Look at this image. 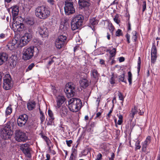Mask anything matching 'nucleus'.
Wrapping results in <instances>:
<instances>
[{
	"mask_svg": "<svg viewBox=\"0 0 160 160\" xmlns=\"http://www.w3.org/2000/svg\"><path fill=\"white\" fill-rule=\"evenodd\" d=\"M50 12L49 9L44 6H38L36 8L35 11L36 16L42 19L47 18L49 16Z\"/></svg>",
	"mask_w": 160,
	"mask_h": 160,
	"instance_id": "f257e3e1",
	"label": "nucleus"
},
{
	"mask_svg": "<svg viewBox=\"0 0 160 160\" xmlns=\"http://www.w3.org/2000/svg\"><path fill=\"white\" fill-rule=\"evenodd\" d=\"M38 48L36 47L31 46L24 48L22 52V58L24 60H27L31 58L34 53L37 55L38 54Z\"/></svg>",
	"mask_w": 160,
	"mask_h": 160,
	"instance_id": "f03ea898",
	"label": "nucleus"
},
{
	"mask_svg": "<svg viewBox=\"0 0 160 160\" xmlns=\"http://www.w3.org/2000/svg\"><path fill=\"white\" fill-rule=\"evenodd\" d=\"M84 19V17L82 14L75 15L71 21L72 29L74 31L81 28Z\"/></svg>",
	"mask_w": 160,
	"mask_h": 160,
	"instance_id": "7ed1b4c3",
	"label": "nucleus"
},
{
	"mask_svg": "<svg viewBox=\"0 0 160 160\" xmlns=\"http://www.w3.org/2000/svg\"><path fill=\"white\" fill-rule=\"evenodd\" d=\"M13 123L10 122L7 123L5 126L2 128L0 131L1 138L4 139H10L11 136L13 134V132L11 129V125L12 126Z\"/></svg>",
	"mask_w": 160,
	"mask_h": 160,
	"instance_id": "20e7f679",
	"label": "nucleus"
},
{
	"mask_svg": "<svg viewBox=\"0 0 160 160\" xmlns=\"http://www.w3.org/2000/svg\"><path fill=\"white\" fill-rule=\"evenodd\" d=\"M68 102V108L71 111L73 112L78 111L82 107V103L79 98H72Z\"/></svg>",
	"mask_w": 160,
	"mask_h": 160,
	"instance_id": "39448f33",
	"label": "nucleus"
},
{
	"mask_svg": "<svg viewBox=\"0 0 160 160\" xmlns=\"http://www.w3.org/2000/svg\"><path fill=\"white\" fill-rule=\"evenodd\" d=\"M75 86L72 83L67 84L64 89L65 93L68 98L73 97L75 94Z\"/></svg>",
	"mask_w": 160,
	"mask_h": 160,
	"instance_id": "423d86ee",
	"label": "nucleus"
},
{
	"mask_svg": "<svg viewBox=\"0 0 160 160\" xmlns=\"http://www.w3.org/2000/svg\"><path fill=\"white\" fill-rule=\"evenodd\" d=\"M64 10L65 14L67 15L74 13L75 12V10L73 2L68 1H65Z\"/></svg>",
	"mask_w": 160,
	"mask_h": 160,
	"instance_id": "0eeeda50",
	"label": "nucleus"
},
{
	"mask_svg": "<svg viewBox=\"0 0 160 160\" xmlns=\"http://www.w3.org/2000/svg\"><path fill=\"white\" fill-rule=\"evenodd\" d=\"M13 82L11 81V76L9 74H7L3 78V87L5 90L10 89L12 87Z\"/></svg>",
	"mask_w": 160,
	"mask_h": 160,
	"instance_id": "6e6552de",
	"label": "nucleus"
},
{
	"mask_svg": "<svg viewBox=\"0 0 160 160\" xmlns=\"http://www.w3.org/2000/svg\"><path fill=\"white\" fill-rule=\"evenodd\" d=\"M67 37L65 36L61 35L56 39L55 45L57 48L60 49L66 43Z\"/></svg>",
	"mask_w": 160,
	"mask_h": 160,
	"instance_id": "1a4fd4ad",
	"label": "nucleus"
},
{
	"mask_svg": "<svg viewBox=\"0 0 160 160\" xmlns=\"http://www.w3.org/2000/svg\"><path fill=\"white\" fill-rule=\"evenodd\" d=\"M15 135L16 140L18 142H25L27 138L25 133L20 130L15 131Z\"/></svg>",
	"mask_w": 160,
	"mask_h": 160,
	"instance_id": "9d476101",
	"label": "nucleus"
},
{
	"mask_svg": "<svg viewBox=\"0 0 160 160\" xmlns=\"http://www.w3.org/2000/svg\"><path fill=\"white\" fill-rule=\"evenodd\" d=\"M28 119V115L26 114L20 115L18 118L17 123L18 125L20 127L24 126Z\"/></svg>",
	"mask_w": 160,
	"mask_h": 160,
	"instance_id": "9b49d317",
	"label": "nucleus"
},
{
	"mask_svg": "<svg viewBox=\"0 0 160 160\" xmlns=\"http://www.w3.org/2000/svg\"><path fill=\"white\" fill-rule=\"evenodd\" d=\"M21 149L23 153L27 157L30 158L31 157L30 151L31 149L30 148V145L28 144L25 143L21 145Z\"/></svg>",
	"mask_w": 160,
	"mask_h": 160,
	"instance_id": "f8f14e48",
	"label": "nucleus"
},
{
	"mask_svg": "<svg viewBox=\"0 0 160 160\" xmlns=\"http://www.w3.org/2000/svg\"><path fill=\"white\" fill-rule=\"evenodd\" d=\"M38 31L42 38L47 37L48 36V29L43 25L38 27Z\"/></svg>",
	"mask_w": 160,
	"mask_h": 160,
	"instance_id": "ddd939ff",
	"label": "nucleus"
},
{
	"mask_svg": "<svg viewBox=\"0 0 160 160\" xmlns=\"http://www.w3.org/2000/svg\"><path fill=\"white\" fill-rule=\"evenodd\" d=\"M151 61L154 63L156 60L157 56V50L155 45L153 44L152 47L151 52Z\"/></svg>",
	"mask_w": 160,
	"mask_h": 160,
	"instance_id": "4468645a",
	"label": "nucleus"
},
{
	"mask_svg": "<svg viewBox=\"0 0 160 160\" xmlns=\"http://www.w3.org/2000/svg\"><path fill=\"white\" fill-rule=\"evenodd\" d=\"M78 2L81 9H87L90 5L89 0H79Z\"/></svg>",
	"mask_w": 160,
	"mask_h": 160,
	"instance_id": "2eb2a0df",
	"label": "nucleus"
},
{
	"mask_svg": "<svg viewBox=\"0 0 160 160\" xmlns=\"http://www.w3.org/2000/svg\"><path fill=\"white\" fill-rule=\"evenodd\" d=\"M17 41L16 39H13L12 41L10 42L7 45L8 49L10 50L14 49L18 46V44H17Z\"/></svg>",
	"mask_w": 160,
	"mask_h": 160,
	"instance_id": "dca6fc26",
	"label": "nucleus"
},
{
	"mask_svg": "<svg viewBox=\"0 0 160 160\" xmlns=\"http://www.w3.org/2000/svg\"><path fill=\"white\" fill-rule=\"evenodd\" d=\"M98 22V20L96 18H90L88 23V26L91 27L92 30L94 29V26L97 25Z\"/></svg>",
	"mask_w": 160,
	"mask_h": 160,
	"instance_id": "f3484780",
	"label": "nucleus"
},
{
	"mask_svg": "<svg viewBox=\"0 0 160 160\" xmlns=\"http://www.w3.org/2000/svg\"><path fill=\"white\" fill-rule=\"evenodd\" d=\"M8 9L10 10V9L12 10V16L13 19L17 16L19 12V7L17 5L12 6Z\"/></svg>",
	"mask_w": 160,
	"mask_h": 160,
	"instance_id": "a211bd4d",
	"label": "nucleus"
},
{
	"mask_svg": "<svg viewBox=\"0 0 160 160\" xmlns=\"http://www.w3.org/2000/svg\"><path fill=\"white\" fill-rule=\"evenodd\" d=\"M8 55L5 52L0 53V65H2L8 60Z\"/></svg>",
	"mask_w": 160,
	"mask_h": 160,
	"instance_id": "6ab92c4d",
	"label": "nucleus"
},
{
	"mask_svg": "<svg viewBox=\"0 0 160 160\" xmlns=\"http://www.w3.org/2000/svg\"><path fill=\"white\" fill-rule=\"evenodd\" d=\"M68 109L65 106H62L60 109L59 113L62 118L66 117L68 114Z\"/></svg>",
	"mask_w": 160,
	"mask_h": 160,
	"instance_id": "aec40b11",
	"label": "nucleus"
},
{
	"mask_svg": "<svg viewBox=\"0 0 160 160\" xmlns=\"http://www.w3.org/2000/svg\"><path fill=\"white\" fill-rule=\"evenodd\" d=\"M65 100V98L63 96H58L57 98V107L59 108Z\"/></svg>",
	"mask_w": 160,
	"mask_h": 160,
	"instance_id": "412c9836",
	"label": "nucleus"
},
{
	"mask_svg": "<svg viewBox=\"0 0 160 160\" xmlns=\"http://www.w3.org/2000/svg\"><path fill=\"white\" fill-rule=\"evenodd\" d=\"M56 59V58L54 56L52 58L50 57L47 58L46 60H48L47 63L46 64L47 68L49 69L51 65L55 62Z\"/></svg>",
	"mask_w": 160,
	"mask_h": 160,
	"instance_id": "4be33fe9",
	"label": "nucleus"
},
{
	"mask_svg": "<svg viewBox=\"0 0 160 160\" xmlns=\"http://www.w3.org/2000/svg\"><path fill=\"white\" fill-rule=\"evenodd\" d=\"M26 36H23L21 38L20 40L19 43L18 44V47H22L28 43V41L26 40L24 41V40L25 38L26 37H27Z\"/></svg>",
	"mask_w": 160,
	"mask_h": 160,
	"instance_id": "5701e85b",
	"label": "nucleus"
},
{
	"mask_svg": "<svg viewBox=\"0 0 160 160\" xmlns=\"http://www.w3.org/2000/svg\"><path fill=\"white\" fill-rule=\"evenodd\" d=\"M137 112H138V111H137V108L135 106L132 109L129 115V116L131 120L133 118L134 115L137 113Z\"/></svg>",
	"mask_w": 160,
	"mask_h": 160,
	"instance_id": "b1692460",
	"label": "nucleus"
},
{
	"mask_svg": "<svg viewBox=\"0 0 160 160\" xmlns=\"http://www.w3.org/2000/svg\"><path fill=\"white\" fill-rule=\"evenodd\" d=\"M80 84L82 88H86L89 85L88 81L86 79H82L80 81Z\"/></svg>",
	"mask_w": 160,
	"mask_h": 160,
	"instance_id": "393cba45",
	"label": "nucleus"
},
{
	"mask_svg": "<svg viewBox=\"0 0 160 160\" xmlns=\"http://www.w3.org/2000/svg\"><path fill=\"white\" fill-rule=\"evenodd\" d=\"M36 103L35 102H30L27 103V108L29 110H32L35 107Z\"/></svg>",
	"mask_w": 160,
	"mask_h": 160,
	"instance_id": "a878e982",
	"label": "nucleus"
},
{
	"mask_svg": "<svg viewBox=\"0 0 160 160\" xmlns=\"http://www.w3.org/2000/svg\"><path fill=\"white\" fill-rule=\"evenodd\" d=\"M110 57L109 58L110 60H113L116 54V48H113L112 50H111L110 52Z\"/></svg>",
	"mask_w": 160,
	"mask_h": 160,
	"instance_id": "bb28decb",
	"label": "nucleus"
},
{
	"mask_svg": "<svg viewBox=\"0 0 160 160\" xmlns=\"http://www.w3.org/2000/svg\"><path fill=\"white\" fill-rule=\"evenodd\" d=\"M33 33V30L32 28V26L31 27H29L28 28V31H27V32L25 33L27 36H28V37H30L31 38H32V35Z\"/></svg>",
	"mask_w": 160,
	"mask_h": 160,
	"instance_id": "cd10ccee",
	"label": "nucleus"
},
{
	"mask_svg": "<svg viewBox=\"0 0 160 160\" xmlns=\"http://www.w3.org/2000/svg\"><path fill=\"white\" fill-rule=\"evenodd\" d=\"M117 78V75H114V73H112L109 79V82L111 84H113L115 83V79Z\"/></svg>",
	"mask_w": 160,
	"mask_h": 160,
	"instance_id": "c85d7f7f",
	"label": "nucleus"
},
{
	"mask_svg": "<svg viewBox=\"0 0 160 160\" xmlns=\"http://www.w3.org/2000/svg\"><path fill=\"white\" fill-rule=\"evenodd\" d=\"M125 74L124 73H123L122 75L119 76L118 78L119 82H122L126 83V80H125Z\"/></svg>",
	"mask_w": 160,
	"mask_h": 160,
	"instance_id": "c756f323",
	"label": "nucleus"
},
{
	"mask_svg": "<svg viewBox=\"0 0 160 160\" xmlns=\"http://www.w3.org/2000/svg\"><path fill=\"white\" fill-rule=\"evenodd\" d=\"M48 113L49 117L50 118V122L52 123L55 118L53 113L51 110L49 109L48 111Z\"/></svg>",
	"mask_w": 160,
	"mask_h": 160,
	"instance_id": "7c9ffc66",
	"label": "nucleus"
},
{
	"mask_svg": "<svg viewBox=\"0 0 160 160\" xmlns=\"http://www.w3.org/2000/svg\"><path fill=\"white\" fill-rule=\"evenodd\" d=\"M16 26L17 30L19 32L22 31L24 28V25L22 23H20L19 24H17Z\"/></svg>",
	"mask_w": 160,
	"mask_h": 160,
	"instance_id": "2f4dec72",
	"label": "nucleus"
},
{
	"mask_svg": "<svg viewBox=\"0 0 160 160\" xmlns=\"http://www.w3.org/2000/svg\"><path fill=\"white\" fill-rule=\"evenodd\" d=\"M92 75L94 78L96 79H97L98 78L99 74L98 73L97 70L96 69H93L92 71Z\"/></svg>",
	"mask_w": 160,
	"mask_h": 160,
	"instance_id": "473e14b6",
	"label": "nucleus"
},
{
	"mask_svg": "<svg viewBox=\"0 0 160 160\" xmlns=\"http://www.w3.org/2000/svg\"><path fill=\"white\" fill-rule=\"evenodd\" d=\"M132 75L130 71L128 72V80L129 84L131 85L132 83Z\"/></svg>",
	"mask_w": 160,
	"mask_h": 160,
	"instance_id": "72a5a7b5",
	"label": "nucleus"
},
{
	"mask_svg": "<svg viewBox=\"0 0 160 160\" xmlns=\"http://www.w3.org/2000/svg\"><path fill=\"white\" fill-rule=\"evenodd\" d=\"M40 111V119L41 121V123H42L45 120V116L44 113L42 112L40 108L39 109Z\"/></svg>",
	"mask_w": 160,
	"mask_h": 160,
	"instance_id": "f704fd0d",
	"label": "nucleus"
},
{
	"mask_svg": "<svg viewBox=\"0 0 160 160\" xmlns=\"http://www.w3.org/2000/svg\"><path fill=\"white\" fill-rule=\"evenodd\" d=\"M151 141V137L150 136H148L146 140L143 142L144 143L148 145L150 143Z\"/></svg>",
	"mask_w": 160,
	"mask_h": 160,
	"instance_id": "c9c22d12",
	"label": "nucleus"
},
{
	"mask_svg": "<svg viewBox=\"0 0 160 160\" xmlns=\"http://www.w3.org/2000/svg\"><path fill=\"white\" fill-rule=\"evenodd\" d=\"M12 108L11 106H8L6 110V113L7 115H10L12 112Z\"/></svg>",
	"mask_w": 160,
	"mask_h": 160,
	"instance_id": "e433bc0d",
	"label": "nucleus"
},
{
	"mask_svg": "<svg viewBox=\"0 0 160 160\" xmlns=\"http://www.w3.org/2000/svg\"><path fill=\"white\" fill-rule=\"evenodd\" d=\"M132 33L133 34V36L132 37V39L134 42H136L137 40V38L136 36L137 32L136 31H133Z\"/></svg>",
	"mask_w": 160,
	"mask_h": 160,
	"instance_id": "4c0bfd02",
	"label": "nucleus"
},
{
	"mask_svg": "<svg viewBox=\"0 0 160 160\" xmlns=\"http://www.w3.org/2000/svg\"><path fill=\"white\" fill-rule=\"evenodd\" d=\"M34 66V63H32L30 65L28 66V68L26 70V72H28L29 70H32V68Z\"/></svg>",
	"mask_w": 160,
	"mask_h": 160,
	"instance_id": "58836bf2",
	"label": "nucleus"
},
{
	"mask_svg": "<svg viewBox=\"0 0 160 160\" xmlns=\"http://www.w3.org/2000/svg\"><path fill=\"white\" fill-rule=\"evenodd\" d=\"M119 16L118 14H116L114 18V21L117 24H119L120 22V20L118 19Z\"/></svg>",
	"mask_w": 160,
	"mask_h": 160,
	"instance_id": "ea45409f",
	"label": "nucleus"
},
{
	"mask_svg": "<svg viewBox=\"0 0 160 160\" xmlns=\"http://www.w3.org/2000/svg\"><path fill=\"white\" fill-rule=\"evenodd\" d=\"M40 135L41 136L42 138H43L47 143L48 141V138L46 136L43 135L42 133H40Z\"/></svg>",
	"mask_w": 160,
	"mask_h": 160,
	"instance_id": "a19ab883",
	"label": "nucleus"
},
{
	"mask_svg": "<svg viewBox=\"0 0 160 160\" xmlns=\"http://www.w3.org/2000/svg\"><path fill=\"white\" fill-rule=\"evenodd\" d=\"M148 145V144H146L143 142L142 147V150L143 152H145L146 150V148Z\"/></svg>",
	"mask_w": 160,
	"mask_h": 160,
	"instance_id": "79ce46f5",
	"label": "nucleus"
},
{
	"mask_svg": "<svg viewBox=\"0 0 160 160\" xmlns=\"http://www.w3.org/2000/svg\"><path fill=\"white\" fill-rule=\"evenodd\" d=\"M102 158V155L101 153H98L97 156L95 160H101Z\"/></svg>",
	"mask_w": 160,
	"mask_h": 160,
	"instance_id": "37998d69",
	"label": "nucleus"
},
{
	"mask_svg": "<svg viewBox=\"0 0 160 160\" xmlns=\"http://www.w3.org/2000/svg\"><path fill=\"white\" fill-rule=\"evenodd\" d=\"M142 6V12H143L145 10L146 8V3L145 1H143V3Z\"/></svg>",
	"mask_w": 160,
	"mask_h": 160,
	"instance_id": "c03bdc74",
	"label": "nucleus"
},
{
	"mask_svg": "<svg viewBox=\"0 0 160 160\" xmlns=\"http://www.w3.org/2000/svg\"><path fill=\"white\" fill-rule=\"evenodd\" d=\"M118 96L120 100L123 101L124 100V98L122 94L120 92H118Z\"/></svg>",
	"mask_w": 160,
	"mask_h": 160,
	"instance_id": "a18cd8bd",
	"label": "nucleus"
},
{
	"mask_svg": "<svg viewBox=\"0 0 160 160\" xmlns=\"http://www.w3.org/2000/svg\"><path fill=\"white\" fill-rule=\"evenodd\" d=\"M116 35L117 36H119L122 35V30L120 29H118L117 31Z\"/></svg>",
	"mask_w": 160,
	"mask_h": 160,
	"instance_id": "49530a36",
	"label": "nucleus"
},
{
	"mask_svg": "<svg viewBox=\"0 0 160 160\" xmlns=\"http://www.w3.org/2000/svg\"><path fill=\"white\" fill-rule=\"evenodd\" d=\"M6 143L5 141L2 142L1 143V148L2 149H4L6 147Z\"/></svg>",
	"mask_w": 160,
	"mask_h": 160,
	"instance_id": "de8ad7c7",
	"label": "nucleus"
},
{
	"mask_svg": "<svg viewBox=\"0 0 160 160\" xmlns=\"http://www.w3.org/2000/svg\"><path fill=\"white\" fill-rule=\"evenodd\" d=\"M113 107L111 109V110L109 111V113L108 114L107 116V119H109L111 116V113H112V111H113Z\"/></svg>",
	"mask_w": 160,
	"mask_h": 160,
	"instance_id": "09e8293b",
	"label": "nucleus"
},
{
	"mask_svg": "<svg viewBox=\"0 0 160 160\" xmlns=\"http://www.w3.org/2000/svg\"><path fill=\"white\" fill-rule=\"evenodd\" d=\"M111 156L109 157V160H113L114 158H115V155L114 154L111 152Z\"/></svg>",
	"mask_w": 160,
	"mask_h": 160,
	"instance_id": "8fccbe9b",
	"label": "nucleus"
},
{
	"mask_svg": "<svg viewBox=\"0 0 160 160\" xmlns=\"http://www.w3.org/2000/svg\"><path fill=\"white\" fill-rule=\"evenodd\" d=\"M27 23L28 24L30 25L31 26L34 24V22L32 20H28L27 21Z\"/></svg>",
	"mask_w": 160,
	"mask_h": 160,
	"instance_id": "3c124183",
	"label": "nucleus"
},
{
	"mask_svg": "<svg viewBox=\"0 0 160 160\" xmlns=\"http://www.w3.org/2000/svg\"><path fill=\"white\" fill-rule=\"evenodd\" d=\"M136 149H139L141 148V146L140 145V142L139 141H138L137 142H136L135 144Z\"/></svg>",
	"mask_w": 160,
	"mask_h": 160,
	"instance_id": "603ef678",
	"label": "nucleus"
},
{
	"mask_svg": "<svg viewBox=\"0 0 160 160\" xmlns=\"http://www.w3.org/2000/svg\"><path fill=\"white\" fill-rule=\"evenodd\" d=\"M47 2L50 5H53L55 2L54 0H48Z\"/></svg>",
	"mask_w": 160,
	"mask_h": 160,
	"instance_id": "864d4df0",
	"label": "nucleus"
},
{
	"mask_svg": "<svg viewBox=\"0 0 160 160\" xmlns=\"http://www.w3.org/2000/svg\"><path fill=\"white\" fill-rule=\"evenodd\" d=\"M66 142L68 146L69 147L71 146V144L72 142V140H66Z\"/></svg>",
	"mask_w": 160,
	"mask_h": 160,
	"instance_id": "5fc2aeb1",
	"label": "nucleus"
},
{
	"mask_svg": "<svg viewBox=\"0 0 160 160\" xmlns=\"http://www.w3.org/2000/svg\"><path fill=\"white\" fill-rule=\"evenodd\" d=\"M114 29V27L112 26V25H111L109 27V29L112 33Z\"/></svg>",
	"mask_w": 160,
	"mask_h": 160,
	"instance_id": "6e6d98bb",
	"label": "nucleus"
},
{
	"mask_svg": "<svg viewBox=\"0 0 160 160\" xmlns=\"http://www.w3.org/2000/svg\"><path fill=\"white\" fill-rule=\"evenodd\" d=\"M125 37L127 39V42L128 43H130L129 39H130V35L128 34L127 33Z\"/></svg>",
	"mask_w": 160,
	"mask_h": 160,
	"instance_id": "4d7b16f0",
	"label": "nucleus"
},
{
	"mask_svg": "<svg viewBox=\"0 0 160 160\" xmlns=\"http://www.w3.org/2000/svg\"><path fill=\"white\" fill-rule=\"evenodd\" d=\"M26 36V37H26L25 38V39L24 40V41L28 40V42L31 40V38L30 37H28V36H27L25 34H24L23 36Z\"/></svg>",
	"mask_w": 160,
	"mask_h": 160,
	"instance_id": "13d9d810",
	"label": "nucleus"
},
{
	"mask_svg": "<svg viewBox=\"0 0 160 160\" xmlns=\"http://www.w3.org/2000/svg\"><path fill=\"white\" fill-rule=\"evenodd\" d=\"M125 60V58L123 57H120L119 58V61L120 62H122L124 61Z\"/></svg>",
	"mask_w": 160,
	"mask_h": 160,
	"instance_id": "bf43d9fd",
	"label": "nucleus"
},
{
	"mask_svg": "<svg viewBox=\"0 0 160 160\" xmlns=\"http://www.w3.org/2000/svg\"><path fill=\"white\" fill-rule=\"evenodd\" d=\"M141 63V58H140V57H139L138 58V66L140 65Z\"/></svg>",
	"mask_w": 160,
	"mask_h": 160,
	"instance_id": "052dcab7",
	"label": "nucleus"
},
{
	"mask_svg": "<svg viewBox=\"0 0 160 160\" xmlns=\"http://www.w3.org/2000/svg\"><path fill=\"white\" fill-rule=\"evenodd\" d=\"M101 112H99L96 113V118H99L101 115Z\"/></svg>",
	"mask_w": 160,
	"mask_h": 160,
	"instance_id": "680f3d73",
	"label": "nucleus"
},
{
	"mask_svg": "<svg viewBox=\"0 0 160 160\" xmlns=\"http://www.w3.org/2000/svg\"><path fill=\"white\" fill-rule=\"evenodd\" d=\"M95 123L94 122H92L90 125V126L91 128H93L95 126Z\"/></svg>",
	"mask_w": 160,
	"mask_h": 160,
	"instance_id": "e2e57ef3",
	"label": "nucleus"
},
{
	"mask_svg": "<svg viewBox=\"0 0 160 160\" xmlns=\"http://www.w3.org/2000/svg\"><path fill=\"white\" fill-rule=\"evenodd\" d=\"M104 62H105L102 59H101L100 60V63L101 64H102V65L104 64Z\"/></svg>",
	"mask_w": 160,
	"mask_h": 160,
	"instance_id": "0e129e2a",
	"label": "nucleus"
},
{
	"mask_svg": "<svg viewBox=\"0 0 160 160\" xmlns=\"http://www.w3.org/2000/svg\"><path fill=\"white\" fill-rule=\"evenodd\" d=\"M139 111H140L138 113V114L140 115H142L144 113V112L143 111H141V110H140V109H139Z\"/></svg>",
	"mask_w": 160,
	"mask_h": 160,
	"instance_id": "69168bd1",
	"label": "nucleus"
},
{
	"mask_svg": "<svg viewBox=\"0 0 160 160\" xmlns=\"http://www.w3.org/2000/svg\"><path fill=\"white\" fill-rule=\"evenodd\" d=\"M122 120L119 119L118 120V125H121L122 124Z\"/></svg>",
	"mask_w": 160,
	"mask_h": 160,
	"instance_id": "338daca9",
	"label": "nucleus"
},
{
	"mask_svg": "<svg viewBox=\"0 0 160 160\" xmlns=\"http://www.w3.org/2000/svg\"><path fill=\"white\" fill-rule=\"evenodd\" d=\"M5 37V34L3 33H1L0 34V38H3Z\"/></svg>",
	"mask_w": 160,
	"mask_h": 160,
	"instance_id": "774afa93",
	"label": "nucleus"
}]
</instances>
